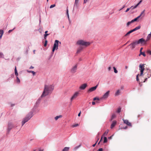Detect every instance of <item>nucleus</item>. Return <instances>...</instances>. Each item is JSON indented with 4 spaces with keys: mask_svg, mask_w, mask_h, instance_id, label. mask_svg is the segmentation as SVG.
<instances>
[{
    "mask_svg": "<svg viewBox=\"0 0 151 151\" xmlns=\"http://www.w3.org/2000/svg\"><path fill=\"white\" fill-rule=\"evenodd\" d=\"M138 44H141L142 45H146L147 44V41L143 38L139 39L137 41Z\"/></svg>",
    "mask_w": 151,
    "mask_h": 151,
    "instance_id": "obj_6",
    "label": "nucleus"
},
{
    "mask_svg": "<svg viewBox=\"0 0 151 151\" xmlns=\"http://www.w3.org/2000/svg\"><path fill=\"white\" fill-rule=\"evenodd\" d=\"M138 76H139V74H138L136 76V80L137 81H139V79L138 78Z\"/></svg>",
    "mask_w": 151,
    "mask_h": 151,
    "instance_id": "obj_34",
    "label": "nucleus"
},
{
    "mask_svg": "<svg viewBox=\"0 0 151 151\" xmlns=\"http://www.w3.org/2000/svg\"><path fill=\"white\" fill-rule=\"evenodd\" d=\"M145 10H144L140 14L139 16L140 17L142 16L143 17L145 16Z\"/></svg>",
    "mask_w": 151,
    "mask_h": 151,
    "instance_id": "obj_20",
    "label": "nucleus"
},
{
    "mask_svg": "<svg viewBox=\"0 0 151 151\" xmlns=\"http://www.w3.org/2000/svg\"><path fill=\"white\" fill-rule=\"evenodd\" d=\"M13 30V29H12V30H9V31L8 32H9V33H10V32H12V30Z\"/></svg>",
    "mask_w": 151,
    "mask_h": 151,
    "instance_id": "obj_56",
    "label": "nucleus"
},
{
    "mask_svg": "<svg viewBox=\"0 0 151 151\" xmlns=\"http://www.w3.org/2000/svg\"><path fill=\"white\" fill-rule=\"evenodd\" d=\"M140 27H141L140 26H138L136 27H135V28L133 29L130 30V31H129L128 32L130 34V33H132L133 32H134L137 30H138V29H140Z\"/></svg>",
    "mask_w": 151,
    "mask_h": 151,
    "instance_id": "obj_13",
    "label": "nucleus"
},
{
    "mask_svg": "<svg viewBox=\"0 0 151 151\" xmlns=\"http://www.w3.org/2000/svg\"><path fill=\"white\" fill-rule=\"evenodd\" d=\"M48 35H49V34H45L44 35V38L45 39H46V37H47L48 36Z\"/></svg>",
    "mask_w": 151,
    "mask_h": 151,
    "instance_id": "obj_36",
    "label": "nucleus"
},
{
    "mask_svg": "<svg viewBox=\"0 0 151 151\" xmlns=\"http://www.w3.org/2000/svg\"><path fill=\"white\" fill-rule=\"evenodd\" d=\"M43 151V150H39V151Z\"/></svg>",
    "mask_w": 151,
    "mask_h": 151,
    "instance_id": "obj_64",
    "label": "nucleus"
},
{
    "mask_svg": "<svg viewBox=\"0 0 151 151\" xmlns=\"http://www.w3.org/2000/svg\"><path fill=\"white\" fill-rule=\"evenodd\" d=\"M148 78H147V77H146L145 78V80L144 81V82H145L147 80V79Z\"/></svg>",
    "mask_w": 151,
    "mask_h": 151,
    "instance_id": "obj_52",
    "label": "nucleus"
},
{
    "mask_svg": "<svg viewBox=\"0 0 151 151\" xmlns=\"http://www.w3.org/2000/svg\"><path fill=\"white\" fill-rule=\"evenodd\" d=\"M109 92L110 91H108L100 99H107L109 95Z\"/></svg>",
    "mask_w": 151,
    "mask_h": 151,
    "instance_id": "obj_9",
    "label": "nucleus"
},
{
    "mask_svg": "<svg viewBox=\"0 0 151 151\" xmlns=\"http://www.w3.org/2000/svg\"><path fill=\"white\" fill-rule=\"evenodd\" d=\"M124 6H123L122 8H121V9L120 10H122V9H123V8H124Z\"/></svg>",
    "mask_w": 151,
    "mask_h": 151,
    "instance_id": "obj_62",
    "label": "nucleus"
},
{
    "mask_svg": "<svg viewBox=\"0 0 151 151\" xmlns=\"http://www.w3.org/2000/svg\"><path fill=\"white\" fill-rule=\"evenodd\" d=\"M127 127H124V128H123V129H127Z\"/></svg>",
    "mask_w": 151,
    "mask_h": 151,
    "instance_id": "obj_61",
    "label": "nucleus"
},
{
    "mask_svg": "<svg viewBox=\"0 0 151 151\" xmlns=\"http://www.w3.org/2000/svg\"><path fill=\"white\" fill-rule=\"evenodd\" d=\"M151 37V34H149L147 37V39H146V41H147V42L150 39Z\"/></svg>",
    "mask_w": 151,
    "mask_h": 151,
    "instance_id": "obj_18",
    "label": "nucleus"
},
{
    "mask_svg": "<svg viewBox=\"0 0 151 151\" xmlns=\"http://www.w3.org/2000/svg\"><path fill=\"white\" fill-rule=\"evenodd\" d=\"M109 132V130L108 129H107L104 132V133L103 134V135H102L101 138V140H100V141L99 142V143L100 141L103 138V137L106 136L107 135V134Z\"/></svg>",
    "mask_w": 151,
    "mask_h": 151,
    "instance_id": "obj_15",
    "label": "nucleus"
},
{
    "mask_svg": "<svg viewBox=\"0 0 151 151\" xmlns=\"http://www.w3.org/2000/svg\"><path fill=\"white\" fill-rule=\"evenodd\" d=\"M127 68H128V66H125V68L126 69H127Z\"/></svg>",
    "mask_w": 151,
    "mask_h": 151,
    "instance_id": "obj_60",
    "label": "nucleus"
},
{
    "mask_svg": "<svg viewBox=\"0 0 151 151\" xmlns=\"http://www.w3.org/2000/svg\"><path fill=\"white\" fill-rule=\"evenodd\" d=\"M123 120L124 122V123L126 124L127 125L129 126L130 127L132 126V124L128 120H125L124 119H123Z\"/></svg>",
    "mask_w": 151,
    "mask_h": 151,
    "instance_id": "obj_12",
    "label": "nucleus"
},
{
    "mask_svg": "<svg viewBox=\"0 0 151 151\" xmlns=\"http://www.w3.org/2000/svg\"><path fill=\"white\" fill-rule=\"evenodd\" d=\"M32 113L30 112L26 116V117L23 119L22 122V126H23L24 124L27 122L30 119L32 116Z\"/></svg>",
    "mask_w": 151,
    "mask_h": 151,
    "instance_id": "obj_2",
    "label": "nucleus"
},
{
    "mask_svg": "<svg viewBox=\"0 0 151 151\" xmlns=\"http://www.w3.org/2000/svg\"><path fill=\"white\" fill-rule=\"evenodd\" d=\"M77 65H76L72 68L71 70V72L72 73H74L76 72L77 69Z\"/></svg>",
    "mask_w": 151,
    "mask_h": 151,
    "instance_id": "obj_11",
    "label": "nucleus"
},
{
    "mask_svg": "<svg viewBox=\"0 0 151 151\" xmlns=\"http://www.w3.org/2000/svg\"><path fill=\"white\" fill-rule=\"evenodd\" d=\"M113 68L114 70V72L115 73H117L118 72L117 70H116V68L114 67H113Z\"/></svg>",
    "mask_w": 151,
    "mask_h": 151,
    "instance_id": "obj_31",
    "label": "nucleus"
},
{
    "mask_svg": "<svg viewBox=\"0 0 151 151\" xmlns=\"http://www.w3.org/2000/svg\"><path fill=\"white\" fill-rule=\"evenodd\" d=\"M79 125V124H76L74 125H73L72 126V127H76Z\"/></svg>",
    "mask_w": 151,
    "mask_h": 151,
    "instance_id": "obj_43",
    "label": "nucleus"
},
{
    "mask_svg": "<svg viewBox=\"0 0 151 151\" xmlns=\"http://www.w3.org/2000/svg\"><path fill=\"white\" fill-rule=\"evenodd\" d=\"M87 1H88V0H84L83 3L84 4L86 3L87 2Z\"/></svg>",
    "mask_w": 151,
    "mask_h": 151,
    "instance_id": "obj_51",
    "label": "nucleus"
},
{
    "mask_svg": "<svg viewBox=\"0 0 151 151\" xmlns=\"http://www.w3.org/2000/svg\"><path fill=\"white\" fill-rule=\"evenodd\" d=\"M139 70H140V73L139 76H142L143 75L144 70L145 69V66L144 64H140L139 65Z\"/></svg>",
    "mask_w": 151,
    "mask_h": 151,
    "instance_id": "obj_5",
    "label": "nucleus"
},
{
    "mask_svg": "<svg viewBox=\"0 0 151 151\" xmlns=\"http://www.w3.org/2000/svg\"><path fill=\"white\" fill-rule=\"evenodd\" d=\"M59 43L60 44H61L60 42H59V41L57 40H56L55 41V43L53 45V47L52 50V52H54L55 50H57L58 49V43Z\"/></svg>",
    "mask_w": 151,
    "mask_h": 151,
    "instance_id": "obj_4",
    "label": "nucleus"
},
{
    "mask_svg": "<svg viewBox=\"0 0 151 151\" xmlns=\"http://www.w3.org/2000/svg\"><path fill=\"white\" fill-rule=\"evenodd\" d=\"M69 148V147H65L62 150V151H68Z\"/></svg>",
    "mask_w": 151,
    "mask_h": 151,
    "instance_id": "obj_25",
    "label": "nucleus"
},
{
    "mask_svg": "<svg viewBox=\"0 0 151 151\" xmlns=\"http://www.w3.org/2000/svg\"><path fill=\"white\" fill-rule=\"evenodd\" d=\"M116 122L115 121H114L112 122V123L111 125V128L112 129L114 127L116 124Z\"/></svg>",
    "mask_w": 151,
    "mask_h": 151,
    "instance_id": "obj_16",
    "label": "nucleus"
},
{
    "mask_svg": "<svg viewBox=\"0 0 151 151\" xmlns=\"http://www.w3.org/2000/svg\"><path fill=\"white\" fill-rule=\"evenodd\" d=\"M62 117V115H60L59 116H57L55 117V119L56 120H57L59 118H61Z\"/></svg>",
    "mask_w": 151,
    "mask_h": 151,
    "instance_id": "obj_22",
    "label": "nucleus"
},
{
    "mask_svg": "<svg viewBox=\"0 0 151 151\" xmlns=\"http://www.w3.org/2000/svg\"><path fill=\"white\" fill-rule=\"evenodd\" d=\"M143 49V48L142 47H141L140 48V52H142V50Z\"/></svg>",
    "mask_w": 151,
    "mask_h": 151,
    "instance_id": "obj_54",
    "label": "nucleus"
},
{
    "mask_svg": "<svg viewBox=\"0 0 151 151\" xmlns=\"http://www.w3.org/2000/svg\"><path fill=\"white\" fill-rule=\"evenodd\" d=\"M47 40H46L45 41V43L44 44V46L45 47H46L47 45Z\"/></svg>",
    "mask_w": 151,
    "mask_h": 151,
    "instance_id": "obj_46",
    "label": "nucleus"
},
{
    "mask_svg": "<svg viewBox=\"0 0 151 151\" xmlns=\"http://www.w3.org/2000/svg\"><path fill=\"white\" fill-rule=\"evenodd\" d=\"M83 48L81 46H80V47L77 50V53H79L81 51V50H82V49H83Z\"/></svg>",
    "mask_w": 151,
    "mask_h": 151,
    "instance_id": "obj_19",
    "label": "nucleus"
},
{
    "mask_svg": "<svg viewBox=\"0 0 151 151\" xmlns=\"http://www.w3.org/2000/svg\"><path fill=\"white\" fill-rule=\"evenodd\" d=\"M111 67H109L108 68V70L109 71H110L111 70Z\"/></svg>",
    "mask_w": 151,
    "mask_h": 151,
    "instance_id": "obj_53",
    "label": "nucleus"
},
{
    "mask_svg": "<svg viewBox=\"0 0 151 151\" xmlns=\"http://www.w3.org/2000/svg\"><path fill=\"white\" fill-rule=\"evenodd\" d=\"M12 127V126H10L9 125L8 127V129L9 130H10V129H11Z\"/></svg>",
    "mask_w": 151,
    "mask_h": 151,
    "instance_id": "obj_44",
    "label": "nucleus"
},
{
    "mask_svg": "<svg viewBox=\"0 0 151 151\" xmlns=\"http://www.w3.org/2000/svg\"><path fill=\"white\" fill-rule=\"evenodd\" d=\"M97 151H103V149L102 148H99Z\"/></svg>",
    "mask_w": 151,
    "mask_h": 151,
    "instance_id": "obj_49",
    "label": "nucleus"
},
{
    "mask_svg": "<svg viewBox=\"0 0 151 151\" xmlns=\"http://www.w3.org/2000/svg\"><path fill=\"white\" fill-rule=\"evenodd\" d=\"M87 85L86 83L83 84L79 88L81 90H84L87 86Z\"/></svg>",
    "mask_w": 151,
    "mask_h": 151,
    "instance_id": "obj_14",
    "label": "nucleus"
},
{
    "mask_svg": "<svg viewBox=\"0 0 151 151\" xmlns=\"http://www.w3.org/2000/svg\"><path fill=\"white\" fill-rule=\"evenodd\" d=\"M116 117V115L115 114H113L111 117V120L113 119L114 118H115Z\"/></svg>",
    "mask_w": 151,
    "mask_h": 151,
    "instance_id": "obj_30",
    "label": "nucleus"
},
{
    "mask_svg": "<svg viewBox=\"0 0 151 151\" xmlns=\"http://www.w3.org/2000/svg\"><path fill=\"white\" fill-rule=\"evenodd\" d=\"M77 44L79 45L87 46L90 45V43L89 42H85L83 40H80L77 42Z\"/></svg>",
    "mask_w": 151,
    "mask_h": 151,
    "instance_id": "obj_3",
    "label": "nucleus"
},
{
    "mask_svg": "<svg viewBox=\"0 0 151 151\" xmlns=\"http://www.w3.org/2000/svg\"><path fill=\"white\" fill-rule=\"evenodd\" d=\"M147 78H149L151 76V70L150 69H147Z\"/></svg>",
    "mask_w": 151,
    "mask_h": 151,
    "instance_id": "obj_17",
    "label": "nucleus"
},
{
    "mask_svg": "<svg viewBox=\"0 0 151 151\" xmlns=\"http://www.w3.org/2000/svg\"><path fill=\"white\" fill-rule=\"evenodd\" d=\"M96 100H99L100 99L98 97H95L93 99V101H95Z\"/></svg>",
    "mask_w": 151,
    "mask_h": 151,
    "instance_id": "obj_35",
    "label": "nucleus"
},
{
    "mask_svg": "<svg viewBox=\"0 0 151 151\" xmlns=\"http://www.w3.org/2000/svg\"><path fill=\"white\" fill-rule=\"evenodd\" d=\"M141 55H142L144 57L146 56V55L144 52H140V54L139 55V56H140Z\"/></svg>",
    "mask_w": 151,
    "mask_h": 151,
    "instance_id": "obj_27",
    "label": "nucleus"
},
{
    "mask_svg": "<svg viewBox=\"0 0 151 151\" xmlns=\"http://www.w3.org/2000/svg\"><path fill=\"white\" fill-rule=\"evenodd\" d=\"M121 111V108H119L118 109L116 112L117 113H119Z\"/></svg>",
    "mask_w": 151,
    "mask_h": 151,
    "instance_id": "obj_37",
    "label": "nucleus"
},
{
    "mask_svg": "<svg viewBox=\"0 0 151 151\" xmlns=\"http://www.w3.org/2000/svg\"><path fill=\"white\" fill-rule=\"evenodd\" d=\"M132 23V21H131L128 22L127 24V26H128L130 25V24Z\"/></svg>",
    "mask_w": 151,
    "mask_h": 151,
    "instance_id": "obj_32",
    "label": "nucleus"
},
{
    "mask_svg": "<svg viewBox=\"0 0 151 151\" xmlns=\"http://www.w3.org/2000/svg\"><path fill=\"white\" fill-rule=\"evenodd\" d=\"M81 112L80 111L78 114V116H79L81 115Z\"/></svg>",
    "mask_w": 151,
    "mask_h": 151,
    "instance_id": "obj_57",
    "label": "nucleus"
},
{
    "mask_svg": "<svg viewBox=\"0 0 151 151\" xmlns=\"http://www.w3.org/2000/svg\"><path fill=\"white\" fill-rule=\"evenodd\" d=\"M96 143H95V144H93V146L94 147L95 146L96 144Z\"/></svg>",
    "mask_w": 151,
    "mask_h": 151,
    "instance_id": "obj_59",
    "label": "nucleus"
},
{
    "mask_svg": "<svg viewBox=\"0 0 151 151\" xmlns=\"http://www.w3.org/2000/svg\"><path fill=\"white\" fill-rule=\"evenodd\" d=\"M34 68V67H33V66H31L29 68H30V69H33V68Z\"/></svg>",
    "mask_w": 151,
    "mask_h": 151,
    "instance_id": "obj_58",
    "label": "nucleus"
},
{
    "mask_svg": "<svg viewBox=\"0 0 151 151\" xmlns=\"http://www.w3.org/2000/svg\"><path fill=\"white\" fill-rule=\"evenodd\" d=\"M135 7V6H132L129 8H130V9H135V8H136V7Z\"/></svg>",
    "mask_w": 151,
    "mask_h": 151,
    "instance_id": "obj_47",
    "label": "nucleus"
},
{
    "mask_svg": "<svg viewBox=\"0 0 151 151\" xmlns=\"http://www.w3.org/2000/svg\"><path fill=\"white\" fill-rule=\"evenodd\" d=\"M140 18V17L139 16H138L137 17H136V18H135L134 19L132 20V22H135V21H136L139 18Z\"/></svg>",
    "mask_w": 151,
    "mask_h": 151,
    "instance_id": "obj_23",
    "label": "nucleus"
},
{
    "mask_svg": "<svg viewBox=\"0 0 151 151\" xmlns=\"http://www.w3.org/2000/svg\"><path fill=\"white\" fill-rule=\"evenodd\" d=\"M98 86V85H97L96 86L92 87L90 88L88 91V93H90L91 92L93 91H94L96 90L97 86Z\"/></svg>",
    "mask_w": 151,
    "mask_h": 151,
    "instance_id": "obj_10",
    "label": "nucleus"
},
{
    "mask_svg": "<svg viewBox=\"0 0 151 151\" xmlns=\"http://www.w3.org/2000/svg\"><path fill=\"white\" fill-rule=\"evenodd\" d=\"M55 6V4H53L52 5L50 6V8H52Z\"/></svg>",
    "mask_w": 151,
    "mask_h": 151,
    "instance_id": "obj_42",
    "label": "nucleus"
},
{
    "mask_svg": "<svg viewBox=\"0 0 151 151\" xmlns=\"http://www.w3.org/2000/svg\"><path fill=\"white\" fill-rule=\"evenodd\" d=\"M142 1L141 0L136 5H135V7H137L142 2Z\"/></svg>",
    "mask_w": 151,
    "mask_h": 151,
    "instance_id": "obj_41",
    "label": "nucleus"
},
{
    "mask_svg": "<svg viewBox=\"0 0 151 151\" xmlns=\"http://www.w3.org/2000/svg\"><path fill=\"white\" fill-rule=\"evenodd\" d=\"M14 71H15V74L16 76H18V73L17 72V70L16 67H15V69H14Z\"/></svg>",
    "mask_w": 151,
    "mask_h": 151,
    "instance_id": "obj_26",
    "label": "nucleus"
},
{
    "mask_svg": "<svg viewBox=\"0 0 151 151\" xmlns=\"http://www.w3.org/2000/svg\"><path fill=\"white\" fill-rule=\"evenodd\" d=\"M4 57V55L2 53L0 52V58H3Z\"/></svg>",
    "mask_w": 151,
    "mask_h": 151,
    "instance_id": "obj_38",
    "label": "nucleus"
},
{
    "mask_svg": "<svg viewBox=\"0 0 151 151\" xmlns=\"http://www.w3.org/2000/svg\"><path fill=\"white\" fill-rule=\"evenodd\" d=\"M4 32L3 30H0V38L1 39L2 37V36Z\"/></svg>",
    "mask_w": 151,
    "mask_h": 151,
    "instance_id": "obj_24",
    "label": "nucleus"
},
{
    "mask_svg": "<svg viewBox=\"0 0 151 151\" xmlns=\"http://www.w3.org/2000/svg\"><path fill=\"white\" fill-rule=\"evenodd\" d=\"M130 9V8H127V10H126L125 11V12H128Z\"/></svg>",
    "mask_w": 151,
    "mask_h": 151,
    "instance_id": "obj_50",
    "label": "nucleus"
},
{
    "mask_svg": "<svg viewBox=\"0 0 151 151\" xmlns=\"http://www.w3.org/2000/svg\"><path fill=\"white\" fill-rule=\"evenodd\" d=\"M147 52L148 54L151 55V50H148L147 51Z\"/></svg>",
    "mask_w": 151,
    "mask_h": 151,
    "instance_id": "obj_40",
    "label": "nucleus"
},
{
    "mask_svg": "<svg viewBox=\"0 0 151 151\" xmlns=\"http://www.w3.org/2000/svg\"><path fill=\"white\" fill-rule=\"evenodd\" d=\"M48 32V31H46L45 32V34H47V33Z\"/></svg>",
    "mask_w": 151,
    "mask_h": 151,
    "instance_id": "obj_63",
    "label": "nucleus"
},
{
    "mask_svg": "<svg viewBox=\"0 0 151 151\" xmlns=\"http://www.w3.org/2000/svg\"><path fill=\"white\" fill-rule=\"evenodd\" d=\"M17 82L18 83H19L20 82V80L17 76Z\"/></svg>",
    "mask_w": 151,
    "mask_h": 151,
    "instance_id": "obj_33",
    "label": "nucleus"
},
{
    "mask_svg": "<svg viewBox=\"0 0 151 151\" xmlns=\"http://www.w3.org/2000/svg\"><path fill=\"white\" fill-rule=\"evenodd\" d=\"M130 34L129 32H127L124 35L125 36H127Z\"/></svg>",
    "mask_w": 151,
    "mask_h": 151,
    "instance_id": "obj_48",
    "label": "nucleus"
},
{
    "mask_svg": "<svg viewBox=\"0 0 151 151\" xmlns=\"http://www.w3.org/2000/svg\"><path fill=\"white\" fill-rule=\"evenodd\" d=\"M107 141V138L106 137H104V141L103 142L104 143H106Z\"/></svg>",
    "mask_w": 151,
    "mask_h": 151,
    "instance_id": "obj_29",
    "label": "nucleus"
},
{
    "mask_svg": "<svg viewBox=\"0 0 151 151\" xmlns=\"http://www.w3.org/2000/svg\"><path fill=\"white\" fill-rule=\"evenodd\" d=\"M54 87L51 85H45L44 86V88L43 93L41 96V98L44 97L49 93H51L53 90Z\"/></svg>",
    "mask_w": 151,
    "mask_h": 151,
    "instance_id": "obj_1",
    "label": "nucleus"
},
{
    "mask_svg": "<svg viewBox=\"0 0 151 151\" xmlns=\"http://www.w3.org/2000/svg\"><path fill=\"white\" fill-rule=\"evenodd\" d=\"M79 92H76L72 96L70 99V101H72L74 99L76 98L79 95Z\"/></svg>",
    "mask_w": 151,
    "mask_h": 151,
    "instance_id": "obj_8",
    "label": "nucleus"
},
{
    "mask_svg": "<svg viewBox=\"0 0 151 151\" xmlns=\"http://www.w3.org/2000/svg\"><path fill=\"white\" fill-rule=\"evenodd\" d=\"M66 14L67 15L68 19H69V16L68 14V9H67Z\"/></svg>",
    "mask_w": 151,
    "mask_h": 151,
    "instance_id": "obj_39",
    "label": "nucleus"
},
{
    "mask_svg": "<svg viewBox=\"0 0 151 151\" xmlns=\"http://www.w3.org/2000/svg\"><path fill=\"white\" fill-rule=\"evenodd\" d=\"M95 104V102H94V101H93V102H92V105H94Z\"/></svg>",
    "mask_w": 151,
    "mask_h": 151,
    "instance_id": "obj_55",
    "label": "nucleus"
},
{
    "mask_svg": "<svg viewBox=\"0 0 151 151\" xmlns=\"http://www.w3.org/2000/svg\"><path fill=\"white\" fill-rule=\"evenodd\" d=\"M120 93V91L119 90H118L117 91L116 93H115V96H117L119 95Z\"/></svg>",
    "mask_w": 151,
    "mask_h": 151,
    "instance_id": "obj_21",
    "label": "nucleus"
},
{
    "mask_svg": "<svg viewBox=\"0 0 151 151\" xmlns=\"http://www.w3.org/2000/svg\"><path fill=\"white\" fill-rule=\"evenodd\" d=\"M27 71L29 73H32L33 75H35V73L34 71H29V70H27Z\"/></svg>",
    "mask_w": 151,
    "mask_h": 151,
    "instance_id": "obj_28",
    "label": "nucleus"
},
{
    "mask_svg": "<svg viewBox=\"0 0 151 151\" xmlns=\"http://www.w3.org/2000/svg\"><path fill=\"white\" fill-rule=\"evenodd\" d=\"M138 44V43L136 41L131 43L129 45L131 46V49L133 50L135 47Z\"/></svg>",
    "mask_w": 151,
    "mask_h": 151,
    "instance_id": "obj_7",
    "label": "nucleus"
},
{
    "mask_svg": "<svg viewBox=\"0 0 151 151\" xmlns=\"http://www.w3.org/2000/svg\"><path fill=\"white\" fill-rule=\"evenodd\" d=\"M79 0H75V5L76 4L77 5L78 3Z\"/></svg>",
    "mask_w": 151,
    "mask_h": 151,
    "instance_id": "obj_45",
    "label": "nucleus"
}]
</instances>
